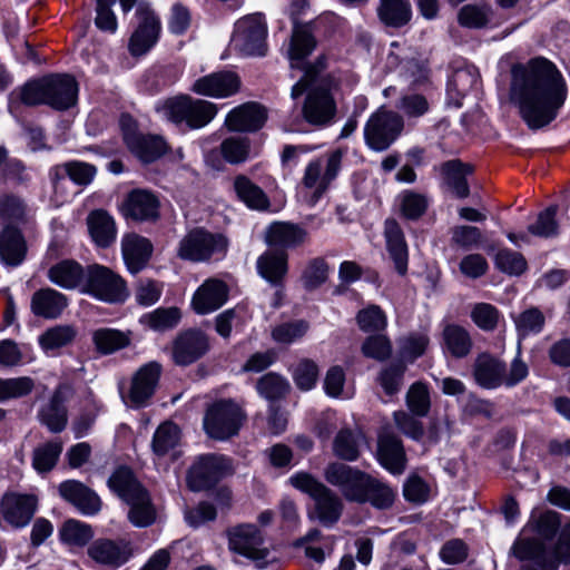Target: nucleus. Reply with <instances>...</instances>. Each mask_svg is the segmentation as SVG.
<instances>
[{"mask_svg": "<svg viewBox=\"0 0 570 570\" xmlns=\"http://www.w3.org/2000/svg\"><path fill=\"white\" fill-rule=\"evenodd\" d=\"M509 97L521 119L537 130L554 120L564 104L567 86L557 67L540 57L512 67Z\"/></svg>", "mask_w": 570, "mask_h": 570, "instance_id": "f257e3e1", "label": "nucleus"}, {"mask_svg": "<svg viewBox=\"0 0 570 570\" xmlns=\"http://www.w3.org/2000/svg\"><path fill=\"white\" fill-rule=\"evenodd\" d=\"M324 478L330 484L340 488L348 501L370 503L380 510L389 509L394 503L396 494L390 485L344 463L328 464Z\"/></svg>", "mask_w": 570, "mask_h": 570, "instance_id": "f03ea898", "label": "nucleus"}, {"mask_svg": "<svg viewBox=\"0 0 570 570\" xmlns=\"http://www.w3.org/2000/svg\"><path fill=\"white\" fill-rule=\"evenodd\" d=\"M108 485L130 507L128 519L135 527L145 528L155 522L156 509L150 497L130 469L116 470L109 478Z\"/></svg>", "mask_w": 570, "mask_h": 570, "instance_id": "7ed1b4c3", "label": "nucleus"}, {"mask_svg": "<svg viewBox=\"0 0 570 570\" xmlns=\"http://www.w3.org/2000/svg\"><path fill=\"white\" fill-rule=\"evenodd\" d=\"M316 40L312 35L308 23H296L293 26L292 38L287 57L292 69L304 71L303 77L292 87L291 97L297 99L317 81L321 72L325 69L324 57H318L314 63H305L304 60L313 52Z\"/></svg>", "mask_w": 570, "mask_h": 570, "instance_id": "20e7f679", "label": "nucleus"}, {"mask_svg": "<svg viewBox=\"0 0 570 570\" xmlns=\"http://www.w3.org/2000/svg\"><path fill=\"white\" fill-rule=\"evenodd\" d=\"M510 552L520 561H534L541 570H558L561 562L570 563V522L563 525L553 547L541 539L524 538L517 539Z\"/></svg>", "mask_w": 570, "mask_h": 570, "instance_id": "39448f33", "label": "nucleus"}, {"mask_svg": "<svg viewBox=\"0 0 570 570\" xmlns=\"http://www.w3.org/2000/svg\"><path fill=\"white\" fill-rule=\"evenodd\" d=\"M289 482L314 501L307 513L311 521L317 520L322 525L330 528L340 520L343 512L342 499L324 483L306 472L292 475Z\"/></svg>", "mask_w": 570, "mask_h": 570, "instance_id": "423d86ee", "label": "nucleus"}, {"mask_svg": "<svg viewBox=\"0 0 570 570\" xmlns=\"http://www.w3.org/2000/svg\"><path fill=\"white\" fill-rule=\"evenodd\" d=\"M227 248L228 239L223 234L195 227L179 240L177 256L183 261L203 263L224 256Z\"/></svg>", "mask_w": 570, "mask_h": 570, "instance_id": "0eeeda50", "label": "nucleus"}, {"mask_svg": "<svg viewBox=\"0 0 570 570\" xmlns=\"http://www.w3.org/2000/svg\"><path fill=\"white\" fill-rule=\"evenodd\" d=\"M81 292L110 304L124 303L129 296L124 278L100 264H91L86 267V278Z\"/></svg>", "mask_w": 570, "mask_h": 570, "instance_id": "6e6552de", "label": "nucleus"}, {"mask_svg": "<svg viewBox=\"0 0 570 570\" xmlns=\"http://www.w3.org/2000/svg\"><path fill=\"white\" fill-rule=\"evenodd\" d=\"M164 117L180 124L186 122L191 129H198L209 124L217 114L216 105L203 99L177 97L168 99L161 108Z\"/></svg>", "mask_w": 570, "mask_h": 570, "instance_id": "1a4fd4ad", "label": "nucleus"}, {"mask_svg": "<svg viewBox=\"0 0 570 570\" xmlns=\"http://www.w3.org/2000/svg\"><path fill=\"white\" fill-rule=\"evenodd\" d=\"M245 420V413L230 400L213 403L204 416V430L215 440H227L236 435Z\"/></svg>", "mask_w": 570, "mask_h": 570, "instance_id": "9d476101", "label": "nucleus"}, {"mask_svg": "<svg viewBox=\"0 0 570 570\" xmlns=\"http://www.w3.org/2000/svg\"><path fill=\"white\" fill-rule=\"evenodd\" d=\"M228 548L244 556L255 563V568L263 570L269 564V550L264 547V537L261 530L250 523L239 524L227 530Z\"/></svg>", "mask_w": 570, "mask_h": 570, "instance_id": "9b49d317", "label": "nucleus"}, {"mask_svg": "<svg viewBox=\"0 0 570 570\" xmlns=\"http://www.w3.org/2000/svg\"><path fill=\"white\" fill-rule=\"evenodd\" d=\"M404 120L401 115L385 108L377 109L364 127L366 145L375 150H386L401 135Z\"/></svg>", "mask_w": 570, "mask_h": 570, "instance_id": "f8f14e48", "label": "nucleus"}, {"mask_svg": "<svg viewBox=\"0 0 570 570\" xmlns=\"http://www.w3.org/2000/svg\"><path fill=\"white\" fill-rule=\"evenodd\" d=\"M266 36L263 14L254 13L236 22L232 41L235 49L245 56H264L267 51Z\"/></svg>", "mask_w": 570, "mask_h": 570, "instance_id": "ddd939ff", "label": "nucleus"}, {"mask_svg": "<svg viewBox=\"0 0 570 570\" xmlns=\"http://www.w3.org/2000/svg\"><path fill=\"white\" fill-rule=\"evenodd\" d=\"M233 473L229 459L218 454L199 456L189 468L187 484L193 491H203L212 488L220 479Z\"/></svg>", "mask_w": 570, "mask_h": 570, "instance_id": "4468645a", "label": "nucleus"}, {"mask_svg": "<svg viewBox=\"0 0 570 570\" xmlns=\"http://www.w3.org/2000/svg\"><path fill=\"white\" fill-rule=\"evenodd\" d=\"M342 157L343 154L335 150L325 160L316 159L307 165L302 181L306 188H314V193L308 200L311 206L317 203L330 184L336 178L341 169Z\"/></svg>", "mask_w": 570, "mask_h": 570, "instance_id": "2eb2a0df", "label": "nucleus"}, {"mask_svg": "<svg viewBox=\"0 0 570 570\" xmlns=\"http://www.w3.org/2000/svg\"><path fill=\"white\" fill-rule=\"evenodd\" d=\"M210 350L208 335L200 330H186L171 342V360L178 366H188L204 357Z\"/></svg>", "mask_w": 570, "mask_h": 570, "instance_id": "dca6fc26", "label": "nucleus"}, {"mask_svg": "<svg viewBox=\"0 0 570 570\" xmlns=\"http://www.w3.org/2000/svg\"><path fill=\"white\" fill-rule=\"evenodd\" d=\"M311 85L303 108L304 119L314 126H326L333 121L336 115V102L326 83Z\"/></svg>", "mask_w": 570, "mask_h": 570, "instance_id": "f3484780", "label": "nucleus"}, {"mask_svg": "<svg viewBox=\"0 0 570 570\" xmlns=\"http://www.w3.org/2000/svg\"><path fill=\"white\" fill-rule=\"evenodd\" d=\"M124 140L129 150L142 163H151L161 157L166 151V142L156 135L137 132L131 126L128 115L121 116Z\"/></svg>", "mask_w": 570, "mask_h": 570, "instance_id": "a211bd4d", "label": "nucleus"}, {"mask_svg": "<svg viewBox=\"0 0 570 570\" xmlns=\"http://www.w3.org/2000/svg\"><path fill=\"white\" fill-rule=\"evenodd\" d=\"M87 553L97 564L114 570L124 566L131 558L132 546L125 539L100 538L89 544Z\"/></svg>", "mask_w": 570, "mask_h": 570, "instance_id": "6ab92c4d", "label": "nucleus"}, {"mask_svg": "<svg viewBox=\"0 0 570 570\" xmlns=\"http://www.w3.org/2000/svg\"><path fill=\"white\" fill-rule=\"evenodd\" d=\"M159 208V198L153 191L137 188L128 193L119 210L126 219L144 223L156 222Z\"/></svg>", "mask_w": 570, "mask_h": 570, "instance_id": "aec40b11", "label": "nucleus"}, {"mask_svg": "<svg viewBox=\"0 0 570 570\" xmlns=\"http://www.w3.org/2000/svg\"><path fill=\"white\" fill-rule=\"evenodd\" d=\"M161 372L157 362H149L141 366L131 380V386L125 403L132 407H142L153 396Z\"/></svg>", "mask_w": 570, "mask_h": 570, "instance_id": "412c9836", "label": "nucleus"}, {"mask_svg": "<svg viewBox=\"0 0 570 570\" xmlns=\"http://www.w3.org/2000/svg\"><path fill=\"white\" fill-rule=\"evenodd\" d=\"M139 24L129 41V50L134 56L146 53L158 40L160 31L159 19L148 8H139Z\"/></svg>", "mask_w": 570, "mask_h": 570, "instance_id": "4be33fe9", "label": "nucleus"}, {"mask_svg": "<svg viewBox=\"0 0 570 570\" xmlns=\"http://www.w3.org/2000/svg\"><path fill=\"white\" fill-rule=\"evenodd\" d=\"M377 459L393 474H401L405 470L406 455L403 443L399 436L389 430H384L379 435Z\"/></svg>", "mask_w": 570, "mask_h": 570, "instance_id": "5701e85b", "label": "nucleus"}, {"mask_svg": "<svg viewBox=\"0 0 570 570\" xmlns=\"http://www.w3.org/2000/svg\"><path fill=\"white\" fill-rule=\"evenodd\" d=\"M308 238V232L291 222H274L265 230V243L271 247L296 248L303 246Z\"/></svg>", "mask_w": 570, "mask_h": 570, "instance_id": "b1692460", "label": "nucleus"}, {"mask_svg": "<svg viewBox=\"0 0 570 570\" xmlns=\"http://www.w3.org/2000/svg\"><path fill=\"white\" fill-rule=\"evenodd\" d=\"M121 254L128 271L137 274L147 266L153 254V244L144 236L129 233L121 238Z\"/></svg>", "mask_w": 570, "mask_h": 570, "instance_id": "393cba45", "label": "nucleus"}, {"mask_svg": "<svg viewBox=\"0 0 570 570\" xmlns=\"http://www.w3.org/2000/svg\"><path fill=\"white\" fill-rule=\"evenodd\" d=\"M240 80L232 71H219L202 77L193 85V91L202 96L215 98L228 97L239 89Z\"/></svg>", "mask_w": 570, "mask_h": 570, "instance_id": "a878e982", "label": "nucleus"}, {"mask_svg": "<svg viewBox=\"0 0 570 570\" xmlns=\"http://www.w3.org/2000/svg\"><path fill=\"white\" fill-rule=\"evenodd\" d=\"M37 509V498L29 494H6L1 500V512L7 522L20 528L29 523Z\"/></svg>", "mask_w": 570, "mask_h": 570, "instance_id": "bb28decb", "label": "nucleus"}, {"mask_svg": "<svg viewBox=\"0 0 570 570\" xmlns=\"http://www.w3.org/2000/svg\"><path fill=\"white\" fill-rule=\"evenodd\" d=\"M59 494L81 513L94 515L101 509L99 497L87 485L77 480H67L60 483Z\"/></svg>", "mask_w": 570, "mask_h": 570, "instance_id": "cd10ccee", "label": "nucleus"}, {"mask_svg": "<svg viewBox=\"0 0 570 570\" xmlns=\"http://www.w3.org/2000/svg\"><path fill=\"white\" fill-rule=\"evenodd\" d=\"M266 110L256 102H246L228 112L225 125L230 131H256L266 121Z\"/></svg>", "mask_w": 570, "mask_h": 570, "instance_id": "c85d7f7f", "label": "nucleus"}, {"mask_svg": "<svg viewBox=\"0 0 570 570\" xmlns=\"http://www.w3.org/2000/svg\"><path fill=\"white\" fill-rule=\"evenodd\" d=\"M49 106L57 110H66L75 106L78 97V83L69 75L47 77Z\"/></svg>", "mask_w": 570, "mask_h": 570, "instance_id": "c756f323", "label": "nucleus"}, {"mask_svg": "<svg viewBox=\"0 0 570 570\" xmlns=\"http://www.w3.org/2000/svg\"><path fill=\"white\" fill-rule=\"evenodd\" d=\"M505 363L488 354H480L473 365L475 382L484 389H497L504 385Z\"/></svg>", "mask_w": 570, "mask_h": 570, "instance_id": "7c9ffc66", "label": "nucleus"}, {"mask_svg": "<svg viewBox=\"0 0 570 570\" xmlns=\"http://www.w3.org/2000/svg\"><path fill=\"white\" fill-rule=\"evenodd\" d=\"M386 249L400 275L407 272L409 252L403 230L395 219H386L384 224Z\"/></svg>", "mask_w": 570, "mask_h": 570, "instance_id": "2f4dec72", "label": "nucleus"}, {"mask_svg": "<svg viewBox=\"0 0 570 570\" xmlns=\"http://www.w3.org/2000/svg\"><path fill=\"white\" fill-rule=\"evenodd\" d=\"M228 291L224 282L206 281L193 297L194 309L198 314H208L218 309L227 299Z\"/></svg>", "mask_w": 570, "mask_h": 570, "instance_id": "473e14b6", "label": "nucleus"}, {"mask_svg": "<svg viewBox=\"0 0 570 570\" xmlns=\"http://www.w3.org/2000/svg\"><path fill=\"white\" fill-rule=\"evenodd\" d=\"M87 225L91 239L100 248L111 246L117 237L114 217L105 209L91 210L87 216Z\"/></svg>", "mask_w": 570, "mask_h": 570, "instance_id": "72a5a7b5", "label": "nucleus"}, {"mask_svg": "<svg viewBox=\"0 0 570 570\" xmlns=\"http://www.w3.org/2000/svg\"><path fill=\"white\" fill-rule=\"evenodd\" d=\"M67 305L66 295L50 287L35 292L30 304L31 312L43 318L58 317Z\"/></svg>", "mask_w": 570, "mask_h": 570, "instance_id": "f704fd0d", "label": "nucleus"}, {"mask_svg": "<svg viewBox=\"0 0 570 570\" xmlns=\"http://www.w3.org/2000/svg\"><path fill=\"white\" fill-rule=\"evenodd\" d=\"M27 254V244L22 234L11 226H6L0 234V261L10 267L20 265Z\"/></svg>", "mask_w": 570, "mask_h": 570, "instance_id": "c9c22d12", "label": "nucleus"}, {"mask_svg": "<svg viewBox=\"0 0 570 570\" xmlns=\"http://www.w3.org/2000/svg\"><path fill=\"white\" fill-rule=\"evenodd\" d=\"M51 283L65 289L83 287L86 268L72 259H63L52 265L47 273Z\"/></svg>", "mask_w": 570, "mask_h": 570, "instance_id": "e433bc0d", "label": "nucleus"}, {"mask_svg": "<svg viewBox=\"0 0 570 570\" xmlns=\"http://www.w3.org/2000/svg\"><path fill=\"white\" fill-rule=\"evenodd\" d=\"M288 255L286 252H265L257 258V272L273 286H282L287 274Z\"/></svg>", "mask_w": 570, "mask_h": 570, "instance_id": "4c0bfd02", "label": "nucleus"}, {"mask_svg": "<svg viewBox=\"0 0 570 570\" xmlns=\"http://www.w3.org/2000/svg\"><path fill=\"white\" fill-rule=\"evenodd\" d=\"M480 82L478 69L472 65L463 63L454 69L449 82L448 94L460 105L461 99L466 96Z\"/></svg>", "mask_w": 570, "mask_h": 570, "instance_id": "58836bf2", "label": "nucleus"}, {"mask_svg": "<svg viewBox=\"0 0 570 570\" xmlns=\"http://www.w3.org/2000/svg\"><path fill=\"white\" fill-rule=\"evenodd\" d=\"M471 171V166L459 159L449 160L441 165V174L445 184L459 198H465L470 194L466 176Z\"/></svg>", "mask_w": 570, "mask_h": 570, "instance_id": "ea45409f", "label": "nucleus"}, {"mask_svg": "<svg viewBox=\"0 0 570 570\" xmlns=\"http://www.w3.org/2000/svg\"><path fill=\"white\" fill-rule=\"evenodd\" d=\"M377 16L385 26L401 28L411 20V3L409 0H380Z\"/></svg>", "mask_w": 570, "mask_h": 570, "instance_id": "a19ab883", "label": "nucleus"}, {"mask_svg": "<svg viewBox=\"0 0 570 570\" xmlns=\"http://www.w3.org/2000/svg\"><path fill=\"white\" fill-rule=\"evenodd\" d=\"M38 417L52 433H59L66 428L68 415L60 391H56L49 403L41 407Z\"/></svg>", "mask_w": 570, "mask_h": 570, "instance_id": "79ce46f5", "label": "nucleus"}, {"mask_svg": "<svg viewBox=\"0 0 570 570\" xmlns=\"http://www.w3.org/2000/svg\"><path fill=\"white\" fill-rule=\"evenodd\" d=\"M234 189L237 197L249 208L265 210L269 207V199L265 191L248 177L238 175L234 179Z\"/></svg>", "mask_w": 570, "mask_h": 570, "instance_id": "37998d69", "label": "nucleus"}, {"mask_svg": "<svg viewBox=\"0 0 570 570\" xmlns=\"http://www.w3.org/2000/svg\"><path fill=\"white\" fill-rule=\"evenodd\" d=\"M365 442L361 430H341L334 439L333 451L345 461H355L360 456V446Z\"/></svg>", "mask_w": 570, "mask_h": 570, "instance_id": "c03bdc74", "label": "nucleus"}, {"mask_svg": "<svg viewBox=\"0 0 570 570\" xmlns=\"http://www.w3.org/2000/svg\"><path fill=\"white\" fill-rule=\"evenodd\" d=\"M96 167L83 161H67L52 169L53 179L68 176L75 184L86 186L92 181L96 176Z\"/></svg>", "mask_w": 570, "mask_h": 570, "instance_id": "a18cd8bd", "label": "nucleus"}, {"mask_svg": "<svg viewBox=\"0 0 570 570\" xmlns=\"http://www.w3.org/2000/svg\"><path fill=\"white\" fill-rule=\"evenodd\" d=\"M92 341L97 351L101 354H111L130 344L129 336L118 330L99 328L94 332Z\"/></svg>", "mask_w": 570, "mask_h": 570, "instance_id": "49530a36", "label": "nucleus"}, {"mask_svg": "<svg viewBox=\"0 0 570 570\" xmlns=\"http://www.w3.org/2000/svg\"><path fill=\"white\" fill-rule=\"evenodd\" d=\"M256 390L261 396L274 402L284 399L288 394L291 385L285 377L269 372L257 380Z\"/></svg>", "mask_w": 570, "mask_h": 570, "instance_id": "de8ad7c7", "label": "nucleus"}, {"mask_svg": "<svg viewBox=\"0 0 570 570\" xmlns=\"http://www.w3.org/2000/svg\"><path fill=\"white\" fill-rule=\"evenodd\" d=\"M180 440V431L173 422L161 423L154 433L151 450L158 456L166 455L175 449Z\"/></svg>", "mask_w": 570, "mask_h": 570, "instance_id": "09e8293b", "label": "nucleus"}, {"mask_svg": "<svg viewBox=\"0 0 570 570\" xmlns=\"http://www.w3.org/2000/svg\"><path fill=\"white\" fill-rule=\"evenodd\" d=\"M26 216L27 205L22 198L10 193H0L1 224L9 226L11 223H21L24 222Z\"/></svg>", "mask_w": 570, "mask_h": 570, "instance_id": "8fccbe9b", "label": "nucleus"}, {"mask_svg": "<svg viewBox=\"0 0 570 570\" xmlns=\"http://www.w3.org/2000/svg\"><path fill=\"white\" fill-rule=\"evenodd\" d=\"M443 338L446 348L455 357L468 355L472 347V341L469 333L461 326L449 324L443 330Z\"/></svg>", "mask_w": 570, "mask_h": 570, "instance_id": "3c124183", "label": "nucleus"}, {"mask_svg": "<svg viewBox=\"0 0 570 570\" xmlns=\"http://www.w3.org/2000/svg\"><path fill=\"white\" fill-rule=\"evenodd\" d=\"M76 330L71 325H57L48 328L39 336V344L46 352L55 351L69 345L76 337Z\"/></svg>", "mask_w": 570, "mask_h": 570, "instance_id": "603ef678", "label": "nucleus"}, {"mask_svg": "<svg viewBox=\"0 0 570 570\" xmlns=\"http://www.w3.org/2000/svg\"><path fill=\"white\" fill-rule=\"evenodd\" d=\"M62 452L60 442H47L35 448L32 453V466L39 473L51 471Z\"/></svg>", "mask_w": 570, "mask_h": 570, "instance_id": "864d4df0", "label": "nucleus"}, {"mask_svg": "<svg viewBox=\"0 0 570 570\" xmlns=\"http://www.w3.org/2000/svg\"><path fill=\"white\" fill-rule=\"evenodd\" d=\"M454 420L448 412H436L431 419L426 433L424 432L423 444L426 446L438 444L443 438L452 433Z\"/></svg>", "mask_w": 570, "mask_h": 570, "instance_id": "5fc2aeb1", "label": "nucleus"}, {"mask_svg": "<svg viewBox=\"0 0 570 570\" xmlns=\"http://www.w3.org/2000/svg\"><path fill=\"white\" fill-rule=\"evenodd\" d=\"M409 411L417 417H425L431 409V399L428 386L422 382L413 383L406 393Z\"/></svg>", "mask_w": 570, "mask_h": 570, "instance_id": "6e6d98bb", "label": "nucleus"}, {"mask_svg": "<svg viewBox=\"0 0 570 570\" xmlns=\"http://www.w3.org/2000/svg\"><path fill=\"white\" fill-rule=\"evenodd\" d=\"M492 10L488 4H466L458 13L459 23L466 28L480 29L488 24Z\"/></svg>", "mask_w": 570, "mask_h": 570, "instance_id": "4d7b16f0", "label": "nucleus"}, {"mask_svg": "<svg viewBox=\"0 0 570 570\" xmlns=\"http://www.w3.org/2000/svg\"><path fill=\"white\" fill-rule=\"evenodd\" d=\"M544 322L543 313L537 307L528 308L514 317L515 328L521 337L540 333Z\"/></svg>", "mask_w": 570, "mask_h": 570, "instance_id": "13d9d810", "label": "nucleus"}, {"mask_svg": "<svg viewBox=\"0 0 570 570\" xmlns=\"http://www.w3.org/2000/svg\"><path fill=\"white\" fill-rule=\"evenodd\" d=\"M557 212V206H550L539 213L537 220L528 226V232L542 238L557 236L559 232V226L556 220Z\"/></svg>", "mask_w": 570, "mask_h": 570, "instance_id": "bf43d9fd", "label": "nucleus"}, {"mask_svg": "<svg viewBox=\"0 0 570 570\" xmlns=\"http://www.w3.org/2000/svg\"><path fill=\"white\" fill-rule=\"evenodd\" d=\"M35 382L28 376L0 379V403L10 399H19L32 392Z\"/></svg>", "mask_w": 570, "mask_h": 570, "instance_id": "052dcab7", "label": "nucleus"}, {"mask_svg": "<svg viewBox=\"0 0 570 570\" xmlns=\"http://www.w3.org/2000/svg\"><path fill=\"white\" fill-rule=\"evenodd\" d=\"M411 412L396 411L393 413V421L396 429L413 441L421 442L424 439L423 423Z\"/></svg>", "mask_w": 570, "mask_h": 570, "instance_id": "680f3d73", "label": "nucleus"}, {"mask_svg": "<svg viewBox=\"0 0 570 570\" xmlns=\"http://www.w3.org/2000/svg\"><path fill=\"white\" fill-rule=\"evenodd\" d=\"M429 200L420 193L406 190L400 196V208L402 215L407 219H419L428 209Z\"/></svg>", "mask_w": 570, "mask_h": 570, "instance_id": "e2e57ef3", "label": "nucleus"}, {"mask_svg": "<svg viewBox=\"0 0 570 570\" xmlns=\"http://www.w3.org/2000/svg\"><path fill=\"white\" fill-rule=\"evenodd\" d=\"M92 535L90 525L73 519L67 520L60 530L61 540L73 546H85Z\"/></svg>", "mask_w": 570, "mask_h": 570, "instance_id": "0e129e2a", "label": "nucleus"}, {"mask_svg": "<svg viewBox=\"0 0 570 570\" xmlns=\"http://www.w3.org/2000/svg\"><path fill=\"white\" fill-rule=\"evenodd\" d=\"M495 266L502 273L519 276L524 273L528 265L522 254L504 248L498 252Z\"/></svg>", "mask_w": 570, "mask_h": 570, "instance_id": "69168bd1", "label": "nucleus"}, {"mask_svg": "<svg viewBox=\"0 0 570 570\" xmlns=\"http://www.w3.org/2000/svg\"><path fill=\"white\" fill-rule=\"evenodd\" d=\"M308 323L304 320L286 322L273 328L272 337L277 343L291 344L303 337L308 331Z\"/></svg>", "mask_w": 570, "mask_h": 570, "instance_id": "338daca9", "label": "nucleus"}, {"mask_svg": "<svg viewBox=\"0 0 570 570\" xmlns=\"http://www.w3.org/2000/svg\"><path fill=\"white\" fill-rule=\"evenodd\" d=\"M147 325L154 331H167L175 327L180 320L177 307L157 308L145 316Z\"/></svg>", "mask_w": 570, "mask_h": 570, "instance_id": "774afa93", "label": "nucleus"}]
</instances>
